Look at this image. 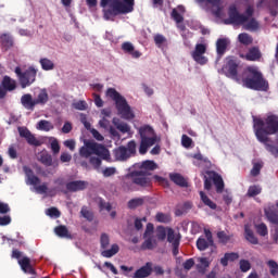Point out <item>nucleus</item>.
<instances>
[{"label":"nucleus","mask_w":278,"mask_h":278,"mask_svg":"<svg viewBox=\"0 0 278 278\" xmlns=\"http://www.w3.org/2000/svg\"><path fill=\"white\" fill-rule=\"evenodd\" d=\"M222 71L226 77L241 84L243 88L261 92L268 91V80L264 78V74L260 72L257 66H248L242 70L236 59H228Z\"/></svg>","instance_id":"nucleus-1"},{"label":"nucleus","mask_w":278,"mask_h":278,"mask_svg":"<svg viewBox=\"0 0 278 278\" xmlns=\"http://www.w3.org/2000/svg\"><path fill=\"white\" fill-rule=\"evenodd\" d=\"M254 132L258 142L264 144L266 151L278 157V116L275 114L268 115L265 121L262 118H254ZM276 136V146L268 143L270 138L268 136Z\"/></svg>","instance_id":"nucleus-2"},{"label":"nucleus","mask_w":278,"mask_h":278,"mask_svg":"<svg viewBox=\"0 0 278 278\" xmlns=\"http://www.w3.org/2000/svg\"><path fill=\"white\" fill-rule=\"evenodd\" d=\"M103 9V18L105 21H114L115 16L121 14H129L134 12L136 0H100Z\"/></svg>","instance_id":"nucleus-3"},{"label":"nucleus","mask_w":278,"mask_h":278,"mask_svg":"<svg viewBox=\"0 0 278 278\" xmlns=\"http://www.w3.org/2000/svg\"><path fill=\"white\" fill-rule=\"evenodd\" d=\"M152 186L153 181L151 180V177H149V174L142 169L128 173L123 181V188L130 192H136L140 189L144 190Z\"/></svg>","instance_id":"nucleus-4"},{"label":"nucleus","mask_w":278,"mask_h":278,"mask_svg":"<svg viewBox=\"0 0 278 278\" xmlns=\"http://www.w3.org/2000/svg\"><path fill=\"white\" fill-rule=\"evenodd\" d=\"M106 96L115 101V108L122 118H124L125 121H132V118H136L134 111H131V106L129 105V103H127V99L118 93L116 89L109 88L106 90Z\"/></svg>","instance_id":"nucleus-5"},{"label":"nucleus","mask_w":278,"mask_h":278,"mask_svg":"<svg viewBox=\"0 0 278 278\" xmlns=\"http://www.w3.org/2000/svg\"><path fill=\"white\" fill-rule=\"evenodd\" d=\"M84 147L79 149L80 157H90V155H98L101 160H110V150L94 140H85Z\"/></svg>","instance_id":"nucleus-6"},{"label":"nucleus","mask_w":278,"mask_h":278,"mask_svg":"<svg viewBox=\"0 0 278 278\" xmlns=\"http://www.w3.org/2000/svg\"><path fill=\"white\" fill-rule=\"evenodd\" d=\"M139 136L141 138L139 153L140 155H147L149 148L153 147V144L157 142V135L155 134L153 127L144 125L139 128Z\"/></svg>","instance_id":"nucleus-7"},{"label":"nucleus","mask_w":278,"mask_h":278,"mask_svg":"<svg viewBox=\"0 0 278 278\" xmlns=\"http://www.w3.org/2000/svg\"><path fill=\"white\" fill-rule=\"evenodd\" d=\"M14 72L21 88H29L36 81V75H38V70H35L34 66L28 67L25 72H23L21 66H16Z\"/></svg>","instance_id":"nucleus-8"},{"label":"nucleus","mask_w":278,"mask_h":278,"mask_svg":"<svg viewBox=\"0 0 278 278\" xmlns=\"http://www.w3.org/2000/svg\"><path fill=\"white\" fill-rule=\"evenodd\" d=\"M121 251V247L117 243H113L110 248V235L101 233L100 236V255L102 257H114V255L118 254Z\"/></svg>","instance_id":"nucleus-9"},{"label":"nucleus","mask_w":278,"mask_h":278,"mask_svg":"<svg viewBox=\"0 0 278 278\" xmlns=\"http://www.w3.org/2000/svg\"><path fill=\"white\" fill-rule=\"evenodd\" d=\"M136 142L134 140L127 143V147L119 146L113 150V155L116 162H127L129 157L136 155Z\"/></svg>","instance_id":"nucleus-10"},{"label":"nucleus","mask_w":278,"mask_h":278,"mask_svg":"<svg viewBox=\"0 0 278 278\" xmlns=\"http://www.w3.org/2000/svg\"><path fill=\"white\" fill-rule=\"evenodd\" d=\"M224 23L225 25H244L247 16L238 11L236 4H231L228 9V18Z\"/></svg>","instance_id":"nucleus-11"},{"label":"nucleus","mask_w":278,"mask_h":278,"mask_svg":"<svg viewBox=\"0 0 278 278\" xmlns=\"http://www.w3.org/2000/svg\"><path fill=\"white\" fill-rule=\"evenodd\" d=\"M265 216L271 225H278V202L275 204L269 205L267 208L264 210ZM274 240L278 242V227L275 229L274 232Z\"/></svg>","instance_id":"nucleus-12"},{"label":"nucleus","mask_w":278,"mask_h":278,"mask_svg":"<svg viewBox=\"0 0 278 278\" xmlns=\"http://www.w3.org/2000/svg\"><path fill=\"white\" fill-rule=\"evenodd\" d=\"M167 242L172 244L173 255H179V244L181 242V235L175 233V230L173 228H167Z\"/></svg>","instance_id":"nucleus-13"},{"label":"nucleus","mask_w":278,"mask_h":278,"mask_svg":"<svg viewBox=\"0 0 278 278\" xmlns=\"http://www.w3.org/2000/svg\"><path fill=\"white\" fill-rule=\"evenodd\" d=\"M18 134L21 138H25L30 147H40V144H42V142H40L27 127H18Z\"/></svg>","instance_id":"nucleus-14"},{"label":"nucleus","mask_w":278,"mask_h":278,"mask_svg":"<svg viewBox=\"0 0 278 278\" xmlns=\"http://www.w3.org/2000/svg\"><path fill=\"white\" fill-rule=\"evenodd\" d=\"M205 51H207V47L203 43H198L195 45V49L192 52V58L194 62L201 64L202 66L207 62V58L203 55Z\"/></svg>","instance_id":"nucleus-15"},{"label":"nucleus","mask_w":278,"mask_h":278,"mask_svg":"<svg viewBox=\"0 0 278 278\" xmlns=\"http://www.w3.org/2000/svg\"><path fill=\"white\" fill-rule=\"evenodd\" d=\"M206 175L213 180L217 194H223V191L225 190V180H223V176L214 170L206 172Z\"/></svg>","instance_id":"nucleus-16"},{"label":"nucleus","mask_w":278,"mask_h":278,"mask_svg":"<svg viewBox=\"0 0 278 278\" xmlns=\"http://www.w3.org/2000/svg\"><path fill=\"white\" fill-rule=\"evenodd\" d=\"M66 192H81L88 188V181L86 180H73L66 182Z\"/></svg>","instance_id":"nucleus-17"},{"label":"nucleus","mask_w":278,"mask_h":278,"mask_svg":"<svg viewBox=\"0 0 278 278\" xmlns=\"http://www.w3.org/2000/svg\"><path fill=\"white\" fill-rule=\"evenodd\" d=\"M18 265L21 266L23 273H26L27 275H37L34 265H31L30 257L23 256L21 260H18Z\"/></svg>","instance_id":"nucleus-18"},{"label":"nucleus","mask_w":278,"mask_h":278,"mask_svg":"<svg viewBox=\"0 0 278 278\" xmlns=\"http://www.w3.org/2000/svg\"><path fill=\"white\" fill-rule=\"evenodd\" d=\"M151 273H153V263L148 262L146 265L137 269L132 276V278H147L151 277Z\"/></svg>","instance_id":"nucleus-19"},{"label":"nucleus","mask_w":278,"mask_h":278,"mask_svg":"<svg viewBox=\"0 0 278 278\" xmlns=\"http://www.w3.org/2000/svg\"><path fill=\"white\" fill-rule=\"evenodd\" d=\"M21 103L25 110H29L30 112H34L37 105L36 99L31 97V93L23 94L21 98Z\"/></svg>","instance_id":"nucleus-20"},{"label":"nucleus","mask_w":278,"mask_h":278,"mask_svg":"<svg viewBox=\"0 0 278 278\" xmlns=\"http://www.w3.org/2000/svg\"><path fill=\"white\" fill-rule=\"evenodd\" d=\"M245 60H248V62H258V60H262V51H260V48H250L245 54Z\"/></svg>","instance_id":"nucleus-21"},{"label":"nucleus","mask_w":278,"mask_h":278,"mask_svg":"<svg viewBox=\"0 0 278 278\" xmlns=\"http://www.w3.org/2000/svg\"><path fill=\"white\" fill-rule=\"evenodd\" d=\"M186 13V8L184 5H178L176 9L172 11V18L175 23H184V14Z\"/></svg>","instance_id":"nucleus-22"},{"label":"nucleus","mask_w":278,"mask_h":278,"mask_svg":"<svg viewBox=\"0 0 278 278\" xmlns=\"http://www.w3.org/2000/svg\"><path fill=\"white\" fill-rule=\"evenodd\" d=\"M201 1L212 5V13L214 14V16L218 17L223 13V7L220 5L223 0H201Z\"/></svg>","instance_id":"nucleus-23"},{"label":"nucleus","mask_w":278,"mask_h":278,"mask_svg":"<svg viewBox=\"0 0 278 278\" xmlns=\"http://www.w3.org/2000/svg\"><path fill=\"white\" fill-rule=\"evenodd\" d=\"M122 49L124 51V53H128V55H131L132 58H140V55H142V53H140V51L136 50L134 48V43L126 41L122 45Z\"/></svg>","instance_id":"nucleus-24"},{"label":"nucleus","mask_w":278,"mask_h":278,"mask_svg":"<svg viewBox=\"0 0 278 278\" xmlns=\"http://www.w3.org/2000/svg\"><path fill=\"white\" fill-rule=\"evenodd\" d=\"M54 233L59 238H65V240H73V236L71 235V231H68V228L64 225L56 226L54 228Z\"/></svg>","instance_id":"nucleus-25"},{"label":"nucleus","mask_w":278,"mask_h":278,"mask_svg":"<svg viewBox=\"0 0 278 278\" xmlns=\"http://www.w3.org/2000/svg\"><path fill=\"white\" fill-rule=\"evenodd\" d=\"M1 88L5 90V92H12V90H16V80H13L10 76H4Z\"/></svg>","instance_id":"nucleus-26"},{"label":"nucleus","mask_w":278,"mask_h":278,"mask_svg":"<svg viewBox=\"0 0 278 278\" xmlns=\"http://www.w3.org/2000/svg\"><path fill=\"white\" fill-rule=\"evenodd\" d=\"M23 170L26 175L27 181H29L30 186H38L40 184V178L38 176L34 175V170L27 166L23 167Z\"/></svg>","instance_id":"nucleus-27"},{"label":"nucleus","mask_w":278,"mask_h":278,"mask_svg":"<svg viewBox=\"0 0 278 278\" xmlns=\"http://www.w3.org/2000/svg\"><path fill=\"white\" fill-rule=\"evenodd\" d=\"M243 29L247 31H257L260 29V22L255 17L248 18L243 24Z\"/></svg>","instance_id":"nucleus-28"},{"label":"nucleus","mask_w":278,"mask_h":278,"mask_svg":"<svg viewBox=\"0 0 278 278\" xmlns=\"http://www.w3.org/2000/svg\"><path fill=\"white\" fill-rule=\"evenodd\" d=\"M169 179L180 188H188V181L179 173L169 174Z\"/></svg>","instance_id":"nucleus-29"},{"label":"nucleus","mask_w":278,"mask_h":278,"mask_svg":"<svg viewBox=\"0 0 278 278\" xmlns=\"http://www.w3.org/2000/svg\"><path fill=\"white\" fill-rule=\"evenodd\" d=\"M240 258V254L236 252L225 253L224 257L220 258V264L224 267L229 266V262H236V260Z\"/></svg>","instance_id":"nucleus-30"},{"label":"nucleus","mask_w":278,"mask_h":278,"mask_svg":"<svg viewBox=\"0 0 278 278\" xmlns=\"http://www.w3.org/2000/svg\"><path fill=\"white\" fill-rule=\"evenodd\" d=\"M35 103H37V105H47V103H49V92H47V89H40L37 99H35Z\"/></svg>","instance_id":"nucleus-31"},{"label":"nucleus","mask_w":278,"mask_h":278,"mask_svg":"<svg viewBox=\"0 0 278 278\" xmlns=\"http://www.w3.org/2000/svg\"><path fill=\"white\" fill-rule=\"evenodd\" d=\"M113 125L121 131L122 134H129L131 131V128L127 123L121 122V119L114 117L113 118Z\"/></svg>","instance_id":"nucleus-32"},{"label":"nucleus","mask_w":278,"mask_h":278,"mask_svg":"<svg viewBox=\"0 0 278 278\" xmlns=\"http://www.w3.org/2000/svg\"><path fill=\"white\" fill-rule=\"evenodd\" d=\"M244 237L250 244H260V240L255 237V233L249 228L248 225L244 226Z\"/></svg>","instance_id":"nucleus-33"},{"label":"nucleus","mask_w":278,"mask_h":278,"mask_svg":"<svg viewBox=\"0 0 278 278\" xmlns=\"http://www.w3.org/2000/svg\"><path fill=\"white\" fill-rule=\"evenodd\" d=\"M144 198H134L130 199L127 203V207L128 210H138V207H142V205H144Z\"/></svg>","instance_id":"nucleus-34"},{"label":"nucleus","mask_w":278,"mask_h":278,"mask_svg":"<svg viewBox=\"0 0 278 278\" xmlns=\"http://www.w3.org/2000/svg\"><path fill=\"white\" fill-rule=\"evenodd\" d=\"M155 247H157V240L153 239V237H148L141 244L142 251H153Z\"/></svg>","instance_id":"nucleus-35"},{"label":"nucleus","mask_w":278,"mask_h":278,"mask_svg":"<svg viewBox=\"0 0 278 278\" xmlns=\"http://www.w3.org/2000/svg\"><path fill=\"white\" fill-rule=\"evenodd\" d=\"M200 199L206 207H210V210H216V207H218V205H216V203L203 191H200Z\"/></svg>","instance_id":"nucleus-36"},{"label":"nucleus","mask_w":278,"mask_h":278,"mask_svg":"<svg viewBox=\"0 0 278 278\" xmlns=\"http://www.w3.org/2000/svg\"><path fill=\"white\" fill-rule=\"evenodd\" d=\"M0 40L2 42V46L5 49H10V48L14 47V39L12 38V36L10 34H2L0 36Z\"/></svg>","instance_id":"nucleus-37"},{"label":"nucleus","mask_w":278,"mask_h":278,"mask_svg":"<svg viewBox=\"0 0 278 278\" xmlns=\"http://www.w3.org/2000/svg\"><path fill=\"white\" fill-rule=\"evenodd\" d=\"M210 247H214L213 243H210V241H206L205 238L203 237H200L198 240H197V249L199 251H207V249H210Z\"/></svg>","instance_id":"nucleus-38"},{"label":"nucleus","mask_w":278,"mask_h":278,"mask_svg":"<svg viewBox=\"0 0 278 278\" xmlns=\"http://www.w3.org/2000/svg\"><path fill=\"white\" fill-rule=\"evenodd\" d=\"M216 51L219 55H225V51H227V39L220 38L216 42Z\"/></svg>","instance_id":"nucleus-39"},{"label":"nucleus","mask_w":278,"mask_h":278,"mask_svg":"<svg viewBox=\"0 0 278 278\" xmlns=\"http://www.w3.org/2000/svg\"><path fill=\"white\" fill-rule=\"evenodd\" d=\"M39 64L41 65L42 71H53V68H55L53 61L47 58L40 59Z\"/></svg>","instance_id":"nucleus-40"},{"label":"nucleus","mask_w":278,"mask_h":278,"mask_svg":"<svg viewBox=\"0 0 278 278\" xmlns=\"http://www.w3.org/2000/svg\"><path fill=\"white\" fill-rule=\"evenodd\" d=\"M258 194H262V187L258 185L250 186L247 192V197L250 199H253V197H257Z\"/></svg>","instance_id":"nucleus-41"},{"label":"nucleus","mask_w":278,"mask_h":278,"mask_svg":"<svg viewBox=\"0 0 278 278\" xmlns=\"http://www.w3.org/2000/svg\"><path fill=\"white\" fill-rule=\"evenodd\" d=\"M37 129L40 131H51V129H53V124L47 119H41L38 122Z\"/></svg>","instance_id":"nucleus-42"},{"label":"nucleus","mask_w":278,"mask_h":278,"mask_svg":"<svg viewBox=\"0 0 278 278\" xmlns=\"http://www.w3.org/2000/svg\"><path fill=\"white\" fill-rule=\"evenodd\" d=\"M262 168H264V162H262V161L254 162L253 167L250 172V175L252 177H257L260 175V173H262Z\"/></svg>","instance_id":"nucleus-43"},{"label":"nucleus","mask_w":278,"mask_h":278,"mask_svg":"<svg viewBox=\"0 0 278 278\" xmlns=\"http://www.w3.org/2000/svg\"><path fill=\"white\" fill-rule=\"evenodd\" d=\"M80 214L83 218H86L89 223H92L94 220V213L92 211L88 210L87 206H83L80 210Z\"/></svg>","instance_id":"nucleus-44"},{"label":"nucleus","mask_w":278,"mask_h":278,"mask_svg":"<svg viewBox=\"0 0 278 278\" xmlns=\"http://www.w3.org/2000/svg\"><path fill=\"white\" fill-rule=\"evenodd\" d=\"M238 40L239 42H241V45H253V37H251V35L247 34V33H241L238 36Z\"/></svg>","instance_id":"nucleus-45"},{"label":"nucleus","mask_w":278,"mask_h":278,"mask_svg":"<svg viewBox=\"0 0 278 278\" xmlns=\"http://www.w3.org/2000/svg\"><path fill=\"white\" fill-rule=\"evenodd\" d=\"M39 162L43 164V166H52L53 165V156L51 154L42 153L39 157Z\"/></svg>","instance_id":"nucleus-46"},{"label":"nucleus","mask_w":278,"mask_h":278,"mask_svg":"<svg viewBox=\"0 0 278 278\" xmlns=\"http://www.w3.org/2000/svg\"><path fill=\"white\" fill-rule=\"evenodd\" d=\"M255 229H256V233H258V236H262V238L268 236V226H266V224L261 223L255 225Z\"/></svg>","instance_id":"nucleus-47"},{"label":"nucleus","mask_w":278,"mask_h":278,"mask_svg":"<svg viewBox=\"0 0 278 278\" xmlns=\"http://www.w3.org/2000/svg\"><path fill=\"white\" fill-rule=\"evenodd\" d=\"M54 184L56 187H54L52 190L55 192H62L63 194H68V191L64 190V189H61L62 186H64V178H56L54 180Z\"/></svg>","instance_id":"nucleus-48"},{"label":"nucleus","mask_w":278,"mask_h":278,"mask_svg":"<svg viewBox=\"0 0 278 278\" xmlns=\"http://www.w3.org/2000/svg\"><path fill=\"white\" fill-rule=\"evenodd\" d=\"M267 266L269 267V273L271 277H278V264L277 262L270 260L267 262Z\"/></svg>","instance_id":"nucleus-49"},{"label":"nucleus","mask_w":278,"mask_h":278,"mask_svg":"<svg viewBox=\"0 0 278 278\" xmlns=\"http://www.w3.org/2000/svg\"><path fill=\"white\" fill-rule=\"evenodd\" d=\"M167 233H168V230H166V228L164 226H159L156 228L157 240H161L163 242V240H166Z\"/></svg>","instance_id":"nucleus-50"},{"label":"nucleus","mask_w":278,"mask_h":278,"mask_svg":"<svg viewBox=\"0 0 278 278\" xmlns=\"http://www.w3.org/2000/svg\"><path fill=\"white\" fill-rule=\"evenodd\" d=\"M99 210L100 212H103L105 210L106 212H112V204L110 202H105V200L101 199L99 200Z\"/></svg>","instance_id":"nucleus-51"},{"label":"nucleus","mask_w":278,"mask_h":278,"mask_svg":"<svg viewBox=\"0 0 278 278\" xmlns=\"http://www.w3.org/2000/svg\"><path fill=\"white\" fill-rule=\"evenodd\" d=\"M144 170H155L157 168V163L155 161H144L141 165Z\"/></svg>","instance_id":"nucleus-52"},{"label":"nucleus","mask_w":278,"mask_h":278,"mask_svg":"<svg viewBox=\"0 0 278 278\" xmlns=\"http://www.w3.org/2000/svg\"><path fill=\"white\" fill-rule=\"evenodd\" d=\"M217 238L222 244H227V242L231 240V237H229L224 230L217 232Z\"/></svg>","instance_id":"nucleus-53"},{"label":"nucleus","mask_w":278,"mask_h":278,"mask_svg":"<svg viewBox=\"0 0 278 278\" xmlns=\"http://www.w3.org/2000/svg\"><path fill=\"white\" fill-rule=\"evenodd\" d=\"M240 270L241 273H249V269L251 268V262L248 260H241L239 262Z\"/></svg>","instance_id":"nucleus-54"},{"label":"nucleus","mask_w":278,"mask_h":278,"mask_svg":"<svg viewBox=\"0 0 278 278\" xmlns=\"http://www.w3.org/2000/svg\"><path fill=\"white\" fill-rule=\"evenodd\" d=\"M142 223H147V217H142V218L136 217L135 218V229H136V231H142V227H143Z\"/></svg>","instance_id":"nucleus-55"},{"label":"nucleus","mask_w":278,"mask_h":278,"mask_svg":"<svg viewBox=\"0 0 278 278\" xmlns=\"http://www.w3.org/2000/svg\"><path fill=\"white\" fill-rule=\"evenodd\" d=\"M47 215L50 216L51 218H60L62 213H60V210H58L56 207H50L47 211Z\"/></svg>","instance_id":"nucleus-56"},{"label":"nucleus","mask_w":278,"mask_h":278,"mask_svg":"<svg viewBox=\"0 0 278 278\" xmlns=\"http://www.w3.org/2000/svg\"><path fill=\"white\" fill-rule=\"evenodd\" d=\"M155 220L157 223H165L166 224V223H168L170 220V216H168V215H166L164 213H157L155 215Z\"/></svg>","instance_id":"nucleus-57"},{"label":"nucleus","mask_w":278,"mask_h":278,"mask_svg":"<svg viewBox=\"0 0 278 278\" xmlns=\"http://www.w3.org/2000/svg\"><path fill=\"white\" fill-rule=\"evenodd\" d=\"M154 42H155L156 47H159V49H161V47L164 45V42H166V37H164V35L156 34L154 36Z\"/></svg>","instance_id":"nucleus-58"},{"label":"nucleus","mask_w":278,"mask_h":278,"mask_svg":"<svg viewBox=\"0 0 278 278\" xmlns=\"http://www.w3.org/2000/svg\"><path fill=\"white\" fill-rule=\"evenodd\" d=\"M89 164H91V166H93V168H100L101 167V156L97 157V156H91L89 159Z\"/></svg>","instance_id":"nucleus-59"},{"label":"nucleus","mask_w":278,"mask_h":278,"mask_svg":"<svg viewBox=\"0 0 278 278\" xmlns=\"http://www.w3.org/2000/svg\"><path fill=\"white\" fill-rule=\"evenodd\" d=\"M181 144L185 149H190L192 147V138L188 137V135H182Z\"/></svg>","instance_id":"nucleus-60"},{"label":"nucleus","mask_w":278,"mask_h":278,"mask_svg":"<svg viewBox=\"0 0 278 278\" xmlns=\"http://www.w3.org/2000/svg\"><path fill=\"white\" fill-rule=\"evenodd\" d=\"M103 177H113L116 175V167H106L102 170Z\"/></svg>","instance_id":"nucleus-61"},{"label":"nucleus","mask_w":278,"mask_h":278,"mask_svg":"<svg viewBox=\"0 0 278 278\" xmlns=\"http://www.w3.org/2000/svg\"><path fill=\"white\" fill-rule=\"evenodd\" d=\"M182 267L185 270H192L194 267V258H189L186 262L182 263Z\"/></svg>","instance_id":"nucleus-62"},{"label":"nucleus","mask_w":278,"mask_h":278,"mask_svg":"<svg viewBox=\"0 0 278 278\" xmlns=\"http://www.w3.org/2000/svg\"><path fill=\"white\" fill-rule=\"evenodd\" d=\"M75 110H80V111H84V110H88V103H86V101L84 100H80L76 103L73 104Z\"/></svg>","instance_id":"nucleus-63"},{"label":"nucleus","mask_w":278,"mask_h":278,"mask_svg":"<svg viewBox=\"0 0 278 278\" xmlns=\"http://www.w3.org/2000/svg\"><path fill=\"white\" fill-rule=\"evenodd\" d=\"M50 147L54 155H56V153H60V142L58 141V139L52 140Z\"/></svg>","instance_id":"nucleus-64"}]
</instances>
